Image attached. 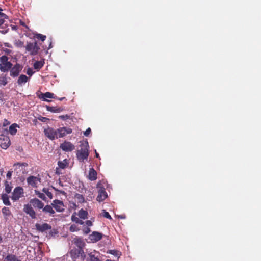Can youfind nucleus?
<instances>
[{
    "instance_id": "4",
    "label": "nucleus",
    "mask_w": 261,
    "mask_h": 261,
    "mask_svg": "<svg viewBox=\"0 0 261 261\" xmlns=\"http://www.w3.org/2000/svg\"><path fill=\"white\" fill-rule=\"evenodd\" d=\"M23 189L21 187H16L12 192L11 199L14 201L18 200L23 195Z\"/></svg>"
},
{
    "instance_id": "7",
    "label": "nucleus",
    "mask_w": 261,
    "mask_h": 261,
    "mask_svg": "<svg viewBox=\"0 0 261 261\" xmlns=\"http://www.w3.org/2000/svg\"><path fill=\"white\" fill-rule=\"evenodd\" d=\"M87 261H100V254L98 251L93 250L87 252Z\"/></svg>"
},
{
    "instance_id": "30",
    "label": "nucleus",
    "mask_w": 261,
    "mask_h": 261,
    "mask_svg": "<svg viewBox=\"0 0 261 261\" xmlns=\"http://www.w3.org/2000/svg\"><path fill=\"white\" fill-rule=\"evenodd\" d=\"M11 183L9 182L6 181L5 182V190L6 192V194H9L11 192L12 187L10 185Z\"/></svg>"
},
{
    "instance_id": "63",
    "label": "nucleus",
    "mask_w": 261,
    "mask_h": 261,
    "mask_svg": "<svg viewBox=\"0 0 261 261\" xmlns=\"http://www.w3.org/2000/svg\"><path fill=\"white\" fill-rule=\"evenodd\" d=\"M81 251H83L82 250L80 249L79 251V254H80L81 253Z\"/></svg>"
},
{
    "instance_id": "60",
    "label": "nucleus",
    "mask_w": 261,
    "mask_h": 261,
    "mask_svg": "<svg viewBox=\"0 0 261 261\" xmlns=\"http://www.w3.org/2000/svg\"><path fill=\"white\" fill-rule=\"evenodd\" d=\"M0 172H1V174H2L3 173V169H1Z\"/></svg>"
},
{
    "instance_id": "62",
    "label": "nucleus",
    "mask_w": 261,
    "mask_h": 261,
    "mask_svg": "<svg viewBox=\"0 0 261 261\" xmlns=\"http://www.w3.org/2000/svg\"><path fill=\"white\" fill-rule=\"evenodd\" d=\"M64 98H65V97H62V98H60V100H62Z\"/></svg>"
},
{
    "instance_id": "34",
    "label": "nucleus",
    "mask_w": 261,
    "mask_h": 261,
    "mask_svg": "<svg viewBox=\"0 0 261 261\" xmlns=\"http://www.w3.org/2000/svg\"><path fill=\"white\" fill-rule=\"evenodd\" d=\"M35 193L38 196V197H39L44 201H46V198L44 193H41L40 191L37 190L35 191Z\"/></svg>"
},
{
    "instance_id": "1",
    "label": "nucleus",
    "mask_w": 261,
    "mask_h": 261,
    "mask_svg": "<svg viewBox=\"0 0 261 261\" xmlns=\"http://www.w3.org/2000/svg\"><path fill=\"white\" fill-rule=\"evenodd\" d=\"M81 149L77 151L76 156L78 160L80 161H84V160H87L89 155V144L87 141H85L81 142Z\"/></svg>"
},
{
    "instance_id": "31",
    "label": "nucleus",
    "mask_w": 261,
    "mask_h": 261,
    "mask_svg": "<svg viewBox=\"0 0 261 261\" xmlns=\"http://www.w3.org/2000/svg\"><path fill=\"white\" fill-rule=\"evenodd\" d=\"M71 220L73 222H75L77 224H79L81 225H83L84 224V222L82 220H80L79 218H77L76 216L72 215L71 216Z\"/></svg>"
},
{
    "instance_id": "45",
    "label": "nucleus",
    "mask_w": 261,
    "mask_h": 261,
    "mask_svg": "<svg viewBox=\"0 0 261 261\" xmlns=\"http://www.w3.org/2000/svg\"><path fill=\"white\" fill-rule=\"evenodd\" d=\"M91 129L90 128H87L84 133V135L85 136H88L91 133Z\"/></svg>"
},
{
    "instance_id": "35",
    "label": "nucleus",
    "mask_w": 261,
    "mask_h": 261,
    "mask_svg": "<svg viewBox=\"0 0 261 261\" xmlns=\"http://www.w3.org/2000/svg\"><path fill=\"white\" fill-rule=\"evenodd\" d=\"M42 191L44 194H46L49 199L53 198V194L51 192L49 191L48 189L44 188L42 190Z\"/></svg>"
},
{
    "instance_id": "59",
    "label": "nucleus",
    "mask_w": 261,
    "mask_h": 261,
    "mask_svg": "<svg viewBox=\"0 0 261 261\" xmlns=\"http://www.w3.org/2000/svg\"><path fill=\"white\" fill-rule=\"evenodd\" d=\"M100 185V184L99 182H98L97 185V187H99V186Z\"/></svg>"
},
{
    "instance_id": "55",
    "label": "nucleus",
    "mask_w": 261,
    "mask_h": 261,
    "mask_svg": "<svg viewBox=\"0 0 261 261\" xmlns=\"http://www.w3.org/2000/svg\"><path fill=\"white\" fill-rule=\"evenodd\" d=\"M95 156L96 158H99V154L96 152V150H95Z\"/></svg>"
},
{
    "instance_id": "53",
    "label": "nucleus",
    "mask_w": 261,
    "mask_h": 261,
    "mask_svg": "<svg viewBox=\"0 0 261 261\" xmlns=\"http://www.w3.org/2000/svg\"><path fill=\"white\" fill-rule=\"evenodd\" d=\"M60 118H61V119H66V118H68V116L67 115H62V116H60L59 117Z\"/></svg>"
},
{
    "instance_id": "54",
    "label": "nucleus",
    "mask_w": 261,
    "mask_h": 261,
    "mask_svg": "<svg viewBox=\"0 0 261 261\" xmlns=\"http://www.w3.org/2000/svg\"><path fill=\"white\" fill-rule=\"evenodd\" d=\"M5 21L3 19H0V26L4 24Z\"/></svg>"
},
{
    "instance_id": "44",
    "label": "nucleus",
    "mask_w": 261,
    "mask_h": 261,
    "mask_svg": "<svg viewBox=\"0 0 261 261\" xmlns=\"http://www.w3.org/2000/svg\"><path fill=\"white\" fill-rule=\"evenodd\" d=\"M37 119L41 121V122H46L48 120V119L46 117H43V116H39Z\"/></svg>"
},
{
    "instance_id": "61",
    "label": "nucleus",
    "mask_w": 261,
    "mask_h": 261,
    "mask_svg": "<svg viewBox=\"0 0 261 261\" xmlns=\"http://www.w3.org/2000/svg\"><path fill=\"white\" fill-rule=\"evenodd\" d=\"M2 241V237L0 236V243H1Z\"/></svg>"
},
{
    "instance_id": "56",
    "label": "nucleus",
    "mask_w": 261,
    "mask_h": 261,
    "mask_svg": "<svg viewBox=\"0 0 261 261\" xmlns=\"http://www.w3.org/2000/svg\"><path fill=\"white\" fill-rule=\"evenodd\" d=\"M75 251H74L73 250H71L70 251V254L72 256H73V254L74 253Z\"/></svg>"
},
{
    "instance_id": "20",
    "label": "nucleus",
    "mask_w": 261,
    "mask_h": 261,
    "mask_svg": "<svg viewBox=\"0 0 261 261\" xmlns=\"http://www.w3.org/2000/svg\"><path fill=\"white\" fill-rule=\"evenodd\" d=\"M42 211L45 213H48L50 216H53L55 214V211L53 208V206L51 205H47L45 206H43Z\"/></svg>"
},
{
    "instance_id": "29",
    "label": "nucleus",
    "mask_w": 261,
    "mask_h": 261,
    "mask_svg": "<svg viewBox=\"0 0 261 261\" xmlns=\"http://www.w3.org/2000/svg\"><path fill=\"white\" fill-rule=\"evenodd\" d=\"M2 212L6 219L11 215V212L8 207H4L2 210Z\"/></svg>"
},
{
    "instance_id": "52",
    "label": "nucleus",
    "mask_w": 261,
    "mask_h": 261,
    "mask_svg": "<svg viewBox=\"0 0 261 261\" xmlns=\"http://www.w3.org/2000/svg\"><path fill=\"white\" fill-rule=\"evenodd\" d=\"M9 123H10V122L8 120H5L4 122L3 123V125L4 126H5L8 125V124H9Z\"/></svg>"
},
{
    "instance_id": "23",
    "label": "nucleus",
    "mask_w": 261,
    "mask_h": 261,
    "mask_svg": "<svg viewBox=\"0 0 261 261\" xmlns=\"http://www.w3.org/2000/svg\"><path fill=\"white\" fill-rule=\"evenodd\" d=\"M41 95L42 96H41V97L40 98L43 99V100L46 101H50L49 100H47L46 98H55V96H54V93H50V92H46L45 93H42V94H41Z\"/></svg>"
},
{
    "instance_id": "11",
    "label": "nucleus",
    "mask_w": 261,
    "mask_h": 261,
    "mask_svg": "<svg viewBox=\"0 0 261 261\" xmlns=\"http://www.w3.org/2000/svg\"><path fill=\"white\" fill-rule=\"evenodd\" d=\"M22 69V67L21 65L19 64H16L13 67L11 68L10 70V76L13 77H17Z\"/></svg>"
},
{
    "instance_id": "27",
    "label": "nucleus",
    "mask_w": 261,
    "mask_h": 261,
    "mask_svg": "<svg viewBox=\"0 0 261 261\" xmlns=\"http://www.w3.org/2000/svg\"><path fill=\"white\" fill-rule=\"evenodd\" d=\"M46 109L47 111L54 112V113H59L62 111V109L61 108H58L55 107H50L47 106Z\"/></svg>"
},
{
    "instance_id": "16",
    "label": "nucleus",
    "mask_w": 261,
    "mask_h": 261,
    "mask_svg": "<svg viewBox=\"0 0 261 261\" xmlns=\"http://www.w3.org/2000/svg\"><path fill=\"white\" fill-rule=\"evenodd\" d=\"M102 233L97 231H93L92 234L89 236V239L93 242H96L102 239Z\"/></svg>"
},
{
    "instance_id": "15",
    "label": "nucleus",
    "mask_w": 261,
    "mask_h": 261,
    "mask_svg": "<svg viewBox=\"0 0 261 261\" xmlns=\"http://www.w3.org/2000/svg\"><path fill=\"white\" fill-rule=\"evenodd\" d=\"M27 166L25 163H17L14 165V170H16L17 174H19L21 171L23 173Z\"/></svg>"
},
{
    "instance_id": "10",
    "label": "nucleus",
    "mask_w": 261,
    "mask_h": 261,
    "mask_svg": "<svg viewBox=\"0 0 261 261\" xmlns=\"http://www.w3.org/2000/svg\"><path fill=\"white\" fill-rule=\"evenodd\" d=\"M60 148L64 151H71L74 149V145L71 142L65 141L60 144Z\"/></svg>"
},
{
    "instance_id": "19",
    "label": "nucleus",
    "mask_w": 261,
    "mask_h": 261,
    "mask_svg": "<svg viewBox=\"0 0 261 261\" xmlns=\"http://www.w3.org/2000/svg\"><path fill=\"white\" fill-rule=\"evenodd\" d=\"M12 64L10 62H8L7 63H5L4 64H0V70L2 72L7 71L12 68Z\"/></svg>"
},
{
    "instance_id": "28",
    "label": "nucleus",
    "mask_w": 261,
    "mask_h": 261,
    "mask_svg": "<svg viewBox=\"0 0 261 261\" xmlns=\"http://www.w3.org/2000/svg\"><path fill=\"white\" fill-rule=\"evenodd\" d=\"M78 216L81 219H86L87 218L88 212L83 209H81L78 213Z\"/></svg>"
},
{
    "instance_id": "32",
    "label": "nucleus",
    "mask_w": 261,
    "mask_h": 261,
    "mask_svg": "<svg viewBox=\"0 0 261 261\" xmlns=\"http://www.w3.org/2000/svg\"><path fill=\"white\" fill-rule=\"evenodd\" d=\"M68 162L66 159L64 160L63 161L58 162V166L61 169H64L68 165Z\"/></svg>"
},
{
    "instance_id": "38",
    "label": "nucleus",
    "mask_w": 261,
    "mask_h": 261,
    "mask_svg": "<svg viewBox=\"0 0 261 261\" xmlns=\"http://www.w3.org/2000/svg\"><path fill=\"white\" fill-rule=\"evenodd\" d=\"M7 79L5 76H1L0 77V85L5 86L7 84Z\"/></svg>"
},
{
    "instance_id": "50",
    "label": "nucleus",
    "mask_w": 261,
    "mask_h": 261,
    "mask_svg": "<svg viewBox=\"0 0 261 261\" xmlns=\"http://www.w3.org/2000/svg\"><path fill=\"white\" fill-rule=\"evenodd\" d=\"M8 32V30H4L3 28L0 29V32L2 34H6Z\"/></svg>"
},
{
    "instance_id": "41",
    "label": "nucleus",
    "mask_w": 261,
    "mask_h": 261,
    "mask_svg": "<svg viewBox=\"0 0 261 261\" xmlns=\"http://www.w3.org/2000/svg\"><path fill=\"white\" fill-rule=\"evenodd\" d=\"M8 58L6 56H3L0 58V61L2 64L8 62Z\"/></svg>"
},
{
    "instance_id": "8",
    "label": "nucleus",
    "mask_w": 261,
    "mask_h": 261,
    "mask_svg": "<svg viewBox=\"0 0 261 261\" xmlns=\"http://www.w3.org/2000/svg\"><path fill=\"white\" fill-rule=\"evenodd\" d=\"M72 129L69 127H61L57 129L58 138H62L66 135L71 134Z\"/></svg>"
},
{
    "instance_id": "51",
    "label": "nucleus",
    "mask_w": 261,
    "mask_h": 261,
    "mask_svg": "<svg viewBox=\"0 0 261 261\" xmlns=\"http://www.w3.org/2000/svg\"><path fill=\"white\" fill-rule=\"evenodd\" d=\"M49 230H50L49 233V236H53V235H54L56 233L55 230L53 231V230H51V229Z\"/></svg>"
},
{
    "instance_id": "39",
    "label": "nucleus",
    "mask_w": 261,
    "mask_h": 261,
    "mask_svg": "<svg viewBox=\"0 0 261 261\" xmlns=\"http://www.w3.org/2000/svg\"><path fill=\"white\" fill-rule=\"evenodd\" d=\"M35 37L37 39H40L41 41H44L46 39V36L41 34H36Z\"/></svg>"
},
{
    "instance_id": "22",
    "label": "nucleus",
    "mask_w": 261,
    "mask_h": 261,
    "mask_svg": "<svg viewBox=\"0 0 261 261\" xmlns=\"http://www.w3.org/2000/svg\"><path fill=\"white\" fill-rule=\"evenodd\" d=\"M89 179L91 181H93L97 178V173L93 168H90L89 172Z\"/></svg>"
},
{
    "instance_id": "3",
    "label": "nucleus",
    "mask_w": 261,
    "mask_h": 261,
    "mask_svg": "<svg viewBox=\"0 0 261 261\" xmlns=\"http://www.w3.org/2000/svg\"><path fill=\"white\" fill-rule=\"evenodd\" d=\"M26 50L30 53L31 55H36L38 54L40 47L37 45V42L28 43L25 46Z\"/></svg>"
},
{
    "instance_id": "13",
    "label": "nucleus",
    "mask_w": 261,
    "mask_h": 261,
    "mask_svg": "<svg viewBox=\"0 0 261 261\" xmlns=\"http://www.w3.org/2000/svg\"><path fill=\"white\" fill-rule=\"evenodd\" d=\"M24 212L29 215L32 219L36 218V213L31 205L25 204L23 208Z\"/></svg>"
},
{
    "instance_id": "6",
    "label": "nucleus",
    "mask_w": 261,
    "mask_h": 261,
    "mask_svg": "<svg viewBox=\"0 0 261 261\" xmlns=\"http://www.w3.org/2000/svg\"><path fill=\"white\" fill-rule=\"evenodd\" d=\"M51 205L58 212H63L65 210V205L62 201L54 200Z\"/></svg>"
},
{
    "instance_id": "42",
    "label": "nucleus",
    "mask_w": 261,
    "mask_h": 261,
    "mask_svg": "<svg viewBox=\"0 0 261 261\" xmlns=\"http://www.w3.org/2000/svg\"><path fill=\"white\" fill-rule=\"evenodd\" d=\"M103 216L107 219H109L110 220H112V218L109 213L107 212H106L105 210H103Z\"/></svg>"
},
{
    "instance_id": "48",
    "label": "nucleus",
    "mask_w": 261,
    "mask_h": 261,
    "mask_svg": "<svg viewBox=\"0 0 261 261\" xmlns=\"http://www.w3.org/2000/svg\"><path fill=\"white\" fill-rule=\"evenodd\" d=\"M85 223L88 226H91L93 224L92 221H91L90 220L86 221Z\"/></svg>"
},
{
    "instance_id": "64",
    "label": "nucleus",
    "mask_w": 261,
    "mask_h": 261,
    "mask_svg": "<svg viewBox=\"0 0 261 261\" xmlns=\"http://www.w3.org/2000/svg\"><path fill=\"white\" fill-rule=\"evenodd\" d=\"M3 11V9L1 8H0V11Z\"/></svg>"
},
{
    "instance_id": "21",
    "label": "nucleus",
    "mask_w": 261,
    "mask_h": 261,
    "mask_svg": "<svg viewBox=\"0 0 261 261\" xmlns=\"http://www.w3.org/2000/svg\"><path fill=\"white\" fill-rule=\"evenodd\" d=\"M28 80L29 78L25 75L22 74L19 77L17 83L19 85L22 86L28 82Z\"/></svg>"
},
{
    "instance_id": "43",
    "label": "nucleus",
    "mask_w": 261,
    "mask_h": 261,
    "mask_svg": "<svg viewBox=\"0 0 261 261\" xmlns=\"http://www.w3.org/2000/svg\"><path fill=\"white\" fill-rule=\"evenodd\" d=\"M79 229H78L77 227L75 225H72L70 227V230L71 232H75L78 231Z\"/></svg>"
},
{
    "instance_id": "18",
    "label": "nucleus",
    "mask_w": 261,
    "mask_h": 261,
    "mask_svg": "<svg viewBox=\"0 0 261 261\" xmlns=\"http://www.w3.org/2000/svg\"><path fill=\"white\" fill-rule=\"evenodd\" d=\"M73 242L80 249H82L85 245L83 239L79 237L74 238Z\"/></svg>"
},
{
    "instance_id": "9",
    "label": "nucleus",
    "mask_w": 261,
    "mask_h": 261,
    "mask_svg": "<svg viewBox=\"0 0 261 261\" xmlns=\"http://www.w3.org/2000/svg\"><path fill=\"white\" fill-rule=\"evenodd\" d=\"M35 227L38 231L42 233L46 232L51 228V225L46 223L42 224L37 223L35 225Z\"/></svg>"
},
{
    "instance_id": "26",
    "label": "nucleus",
    "mask_w": 261,
    "mask_h": 261,
    "mask_svg": "<svg viewBox=\"0 0 261 261\" xmlns=\"http://www.w3.org/2000/svg\"><path fill=\"white\" fill-rule=\"evenodd\" d=\"M2 199L3 202L5 205H8V206L11 205V203L9 201V196L8 195V194H3L2 195Z\"/></svg>"
},
{
    "instance_id": "2",
    "label": "nucleus",
    "mask_w": 261,
    "mask_h": 261,
    "mask_svg": "<svg viewBox=\"0 0 261 261\" xmlns=\"http://www.w3.org/2000/svg\"><path fill=\"white\" fill-rule=\"evenodd\" d=\"M43 132L45 136L51 140L58 139L57 129L47 126L44 129Z\"/></svg>"
},
{
    "instance_id": "47",
    "label": "nucleus",
    "mask_w": 261,
    "mask_h": 261,
    "mask_svg": "<svg viewBox=\"0 0 261 261\" xmlns=\"http://www.w3.org/2000/svg\"><path fill=\"white\" fill-rule=\"evenodd\" d=\"M12 171H9L7 173V177L8 179H10L12 176Z\"/></svg>"
},
{
    "instance_id": "12",
    "label": "nucleus",
    "mask_w": 261,
    "mask_h": 261,
    "mask_svg": "<svg viewBox=\"0 0 261 261\" xmlns=\"http://www.w3.org/2000/svg\"><path fill=\"white\" fill-rule=\"evenodd\" d=\"M27 180L28 184L33 187H37V185L41 182L40 178L34 176L28 177Z\"/></svg>"
},
{
    "instance_id": "46",
    "label": "nucleus",
    "mask_w": 261,
    "mask_h": 261,
    "mask_svg": "<svg viewBox=\"0 0 261 261\" xmlns=\"http://www.w3.org/2000/svg\"><path fill=\"white\" fill-rule=\"evenodd\" d=\"M33 73H34V72L33 71L32 69H31V68H29L27 72V73L30 76H32V75L33 74Z\"/></svg>"
},
{
    "instance_id": "36",
    "label": "nucleus",
    "mask_w": 261,
    "mask_h": 261,
    "mask_svg": "<svg viewBox=\"0 0 261 261\" xmlns=\"http://www.w3.org/2000/svg\"><path fill=\"white\" fill-rule=\"evenodd\" d=\"M43 65V64L41 61H36L34 64V68L35 69H40Z\"/></svg>"
},
{
    "instance_id": "49",
    "label": "nucleus",
    "mask_w": 261,
    "mask_h": 261,
    "mask_svg": "<svg viewBox=\"0 0 261 261\" xmlns=\"http://www.w3.org/2000/svg\"><path fill=\"white\" fill-rule=\"evenodd\" d=\"M90 229L89 228H86L84 229V231L85 234H88L90 232Z\"/></svg>"
},
{
    "instance_id": "57",
    "label": "nucleus",
    "mask_w": 261,
    "mask_h": 261,
    "mask_svg": "<svg viewBox=\"0 0 261 261\" xmlns=\"http://www.w3.org/2000/svg\"><path fill=\"white\" fill-rule=\"evenodd\" d=\"M119 217L121 219H124L125 217L122 215L119 216Z\"/></svg>"
},
{
    "instance_id": "40",
    "label": "nucleus",
    "mask_w": 261,
    "mask_h": 261,
    "mask_svg": "<svg viewBox=\"0 0 261 261\" xmlns=\"http://www.w3.org/2000/svg\"><path fill=\"white\" fill-rule=\"evenodd\" d=\"M109 253L111 254H113L116 256H118V257L120 255V252L115 250H109Z\"/></svg>"
},
{
    "instance_id": "5",
    "label": "nucleus",
    "mask_w": 261,
    "mask_h": 261,
    "mask_svg": "<svg viewBox=\"0 0 261 261\" xmlns=\"http://www.w3.org/2000/svg\"><path fill=\"white\" fill-rule=\"evenodd\" d=\"M11 142L8 136L2 134L0 135V146L4 149H6L10 145Z\"/></svg>"
},
{
    "instance_id": "24",
    "label": "nucleus",
    "mask_w": 261,
    "mask_h": 261,
    "mask_svg": "<svg viewBox=\"0 0 261 261\" xmlns=\"http://www.w3.org/2000/svg\"><path fill=\"white\" fill-rule=\"evenodd\" d=\"M4 261H21L14 255L9 254L5 258Z\"/></svg>"
},
{
    "instance_id": "58",
    "label": "nucleus",
    "mask_w": 261,
    "mask_h": 261,
    "mask_svg": "<svg viewBox=\"0 0 261 261\" xmlns=\"http://www.w3.org/2000/svg\"><path fill=\"white\" fill-rule=\"evenodd\" d=\"M52 47V45H51V42H50V44H49V48H51Z\"/></svg>"
},
{
    "instance_id": "25",
    "label": "nucleus",
    "mask_w": 261,
    "mask_h": 261,
    "mask_svg": "<svg viewBox=\"0 0 261 261\" xmlns=\"http://www.w3.org/2000/svg\"><path fill=\"white\" fill-rule=\"evenodd\" d=\"M17 127H19L18 125L16 123H13L12 124L9 129V132L10 134L12 135H15L17 132Z\"/></svg>"
},
{
    "instance_id": "17",
    "label": "nucleus",
    "mask_w": 261,
    "mask_h": 261,
    "mask_svg": "<svg viewBox=\"0 0 261 261\" xmlns=\"http://www.w3.org/2000/svg\"><path fill=\"white\" fill-rule=\"evenodd\" d=\"M31 204L35 207L41 209L44 206V204L37 198H34L30 200Z\"/></svg>"
},
{
    "instance_id": "33",
    "label": "nucleus",
    "mask_w": 261,
    "mask_h": 261,
    "mask_svg": "<svg viewBox=\"0 0 261 261\" xmlns=\"http://www.w3.org/2000/svg\"><path fill=\"white\" fill-rule=\"evenodd\" d=\"M74 197L77 200L78 202L83 203L85 201V198L84 196L80 194L76 193Z\"/></svg>"
},
{
    "instance_id": "14",
    "label": "nucleus",
    "mask_w": 261,
    "mask_h": 261,
    "mask_svg": "<svg viewBox=\"0 0 261 261\" xmlns=\"http://www.w3.org/2000/svg\"><path fill=\"white\" fill-rule=\"evenodd\" d=\"M108 197V194L103 188L100 187L98 191V195L96 198L98 202H101L106 199Z\"/></svg>"
},
{
    "instance_id": "37",
    "label": "nucleus",
    "mask_w": 261,
    "mask_h": 261,
    "mask_svg": "<svg viewBox=\"0 0 261 261\" xmlns=\"http://www.w3.org/2000/svg\"><path fill=\"white\" fill-rule=\"evenodd\" d=\"M14 44L16 47H19V48L24 47V43L19 40H16L15 41Z\"/></svg>"
}]
</instances>
